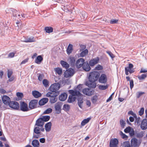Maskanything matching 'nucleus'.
<instances>
[{
	"instance_id": "15",
	"label": "nucleus",
	"mask_w": 147,
	"mask_h": 147,
	"mask_svg": "<svg viewBox=\"0 0 147 147\" xmlns=\"http://www.w3.org/2000/svg\"><path fill=\"white\" fill-rule=\"evenodd\" d=\"M69 92L71 95L75 97L76 96H80L82 95V94L80 93V91H77V90H70Z\"/></svg>"
},
{
	"instance_id": "26",
	"label": "nucleus",
	"mask_w": 147,
	"mask_h": 147,
	"mask_svg": "<svg viewBox=\"0 0 147 147\" xmlns=\"http://www.w3.org/2000/svg\"><path fill=\"white\" fill-rule=\"evenodd\" d=\"M43 59L41 55H39L37 56L35 60V62L38 64H40L43 60Z\"/></svg>"
},
{
	"instance_id": "57",
	"label": "nucleus",
	"mask_w": 147,
	"mask_h": 147,
	"mask_svg": "<svg viewBox=\"0 0 147 147\" xmlns=\"http://www.w3.org/2000/svg\"><path fill=\"white\" fill-rule=\"evenodd\" d=\"M118 21V20L112 19L110 21V23L111 24H116L117 23Z\"/></svg>"
},
{
	"instance_id": "11",
	"label": "nucleus",
	"mask_w": 147,
	"mask_h": 147,
	"mask_svg": "<svg viewBox=\"0 0 147 147\" xmlns=\"http://www.w3.org/2000/svg\"><path fill=\"white\" fill-rule=\"evenodd\" d=\"M85 62V60L83 58L78 59L76 63V66L78 68H80L82 66Z\"/></svg>"
},
{
	"instance_id": "16",
	"label": "nucleus",
	"mask_w": 147,
	"mask_h": 147,
	"mask_svg": "<svg viewBox=\"0 0 147 147\" xmlns=\"http://www.w3.org/2000/svg\"><path fill=\"white\" fill-rule=\"evenodd\" d=\"M62 104L61 102H58L56 103L55 105V109L56 113L57 114H59L61 112V107Z\"/></svg>"
},
{
	"instance_id": "63",
	"label": "nucleus",
	"mask_w": 147,
	"mask_h": 147,
	"mask_svg": "<svg viewBox=\"0 0 147 147\" xmlns=\"http://www.w3.org/2000/svg\"><path fill=\"white\" fill-rule=\"evenodd\" d=\"M28 59L27 58L25 59L24 60L22 61L21 63V65L24 64L28 61Z\"/></svg>"
},
{
	"instance_id": "12",
	"label": "nucleus",
	"mask_w": 147,
	"mask_h": 147,
	"mask_svg": "<svg viewBox=\"0 0 147 147\" xmlns=\"http://www.w3.org/2000/svg\"><path fill=\"white\" fill-rule=\"evenodd\" d=\"M20 110L24 112H26L30 110L29 108L28 107L27 104L24 102H22L20 104Z\"/></svg>"
},
{
	"instance_id": "22",
	"label": "nucleus",
	"mask_w": 147,
	"mask_h": 147,
	"mask_svg": "<svg viewBox=\"0 0 147 147\" xmlns=\"http://www.w3.org/2000/svg\"><path fill=\"white\" fill-rule=\"evenodd\" d=\"M131 144L132 146L137 147L138 146V140L136 138H133L131 140Z\"/></svg>"
},
{
	"instance_id": "58",
	"label": "nucleus",
	"mask_w": 147,
	"mask_h": 147,
	"mask_svg": "<svg viewBox=\"0 0 147 147\" xmlns=\"http://www.w3.org/2000/svg\"><path fill=\"white\" fill-rule=\"evenodd\" d=\"M134 86V81L133 80H131L130 81V86L131 89H132Z\"/></svg>"
},
{
	"instance_id": "24",
	"label": "nucleus",
	"mask_w": 147,
	"mask_h": 147,
	"mask_svg": "<svg viewBox=\"0 0 147 147\" xmlns=\"http://www.w3.org/2000/svg\"><path fill=\"white\" fill-rule=\"evenodd\" d=\"M67 97V95L66 93H63L59 96V99L61 101H64L66 99Z\"/></svg>"
},
{
	"instance_id": "7",
	"label": "nucleus",
	"mask_w": 147,
	"mask_h": 147,
	"mask_svg": "<svg viewBox=\"0 0 147 147\" xmlns=\"http://www.w3.org/2000/svg\"><path fill=\"white\" fill-rule=\"evenodd\" d=\"M6 13H10L12 14L14 17H20V14H18L17 15V11L16 10L13 9L12 8H9L7 9L6 10Z\"/></svg>"
},
{
	"instance_id": "35",
	"label": "nucleus",
	"mask_w": 147,
	"mask_h": 147,
	"mask_svg": "<svg viewBox=\"0 0 147 147\" xmlns=\"http://www.w3.org/2000/svg\"><path fill=\"white\" fill-rule=\"evenodd\" d=\"M54 71L56 73L59 75H61L62 73V69L61 68L57 67L54 69Z\"/></svg>"
},
{
	"instance_id": "34",
	"label": "nucleus",
	"mask_w": 147,
	"mask_h": 147,
	"mask_svg": "<svg viewBox=\"0 0 147 147\" xmlns=\"http://www.w3.org/2000/svg\"><path fill=\"white\" fill-rule=\"evenodd\" d=\"M147 77V73L143 74L141 76H138V78L140 80H142Z\"/></svg>"
},
{
	"instance_id": "18",
	"label": "nucleus",
	"mask_w": 147,
	"mask_h": 147,
	"mask_svg": "<svg viewBox=\"0 0 147 147\" xmlns=\"http://www.w3.org/2000/svg\"><path fill=\"white\" fill-rule=\"evenodd\" d=\"M2 100L4 104L6 105H8L9 103L10 102V98L6 95H4L2 98Z\"/></svg>"
},
{
	"instance_id": "30",
	"label": "nucleus",
	"mask_w": 147,
	"mask_h": 147,
	"mask_svg": "<svg viewBox=\"0 0 147 147\" xmlns=\"http://www.w3.org/2000/svg\"><path fill=\"white\" fill-rule=\"evenodd\" d=\"M32 145L34 147H39L40 143L37 140H34L32 142Z\"/></svg>"
},
{
	"instance_id": "25",
	"label": "nucleus",
	"mask_w": 147,
	"mask_h": 147,
	"mask_svg": "<svg viewBox=\"0 0 147 147\" xmlns=\"http://www.w3.org/2000/svg\"><path fill=\"white\" fill-rule=\"evenodd\" d=\"M48 101L47 98H44L40 100L39 102V104L40 106L44 105Z\"/></svg>"
},
{
	"instance_id": "28",
	"label": "nucleus",
	"mask_w": 147,
	"mask_h": 147,
	"mask_svg": "<svg viewBox=\"0 0 147 147\" xmlns=\"http://www.w3.org/2000/svg\"><path fill=\"white\" fill-rule=\"evenodd\" d=\"M73 50V45L71 44H69L66 49L67 54L69 55L71 53Z\"/></svg>"
},
{
	"instance_id": "44",
	"label": "nucleus",
	"mask_w": 147,
	"mask_h": 147,
	"mask_svg": "<svg viewBox=\"0 0 147 147\" xmlns=\"http://www.w3.org/2000/svg\"><path fill=\"white\" fill-rule=\"evenodd\" d=\"M120 124L121 127L124 128L125 125V123L123 119H121L120 121Z\"/></svg>"
},
{
	"instance_id": "56",
	"label": "nucleus",
	"mask_w": 147,
	"mask_h": 147,
	"mask_svg": "<svg viewBox=\"0 0 147 147\" xmlns=\"http://www.w3.org/2000/svg\"><path fill=\"white\" fill-rule=\"evenodd\" d=\"M130 136H133L134 135V129L132 128L129 133Z\"/></svg>"
},
{
	"instance_id": "41",
	"label": "nucleus",
	"mask_w": 147,
	"mask_h": 147,
	"mask_svg": "<svg viewBox=\"0 0 147 147\" xmlns=\"http://www.w3.org/2000/svg\"><path fill=\"white\" fill-rule=\"evenodd\" d=\"M42 84L45 87H48L49 86V82L47 79H44L42 81Z\"/></svg>"
},
{
	"instance_id": "9",
	"label": "nucleus",
	"mask_w": 147,
	"mask_h": 147,
	"mask_svg": "<svg viewBox=\"0 0 147 147\" xmlns=\"http://www.w3.org/2000/svg\"><path fill=\"white\" fill-rule=\"evenodd\" d=\"M98 79L99 82L102 84L106 83L107 80V76L105 74H101Z\"/></svg>"
},
{
	"instance_id": "3",
	"label": "nucleus",
	"mask_w": 147,
	"mask_h": 147,
	"mask_svg": "<svg viewBox=\"0 0 147 147\" xmlns=\"http://www.w3.org/2000/svg\"><path fill=\"white\" fill-rule=\"evenodd\" d=\"M60 84L58 82L52 84L49 88L50 91H51V92H59L58 90L60 88Z\"/></svg>"
},
{
	"instance_id": "38",
	"label": "nucleus",
	"mask_w": 147,
	"mask_h": 147,
	"mask_svg": "<svg viewBox=\"0 0 147 147\" xmlns=\"http://www.w3.org/2000/svg\"><path fill=\"white\" fill-rule=\"evenodd\" d=\"M83 102V99L80 98L78 99V104L79 106L81 108H82V104Z\"/></svg>"
},
{
	"instance_id": "64",
	"label": "nucleus",
	"mask_w": 147,
	"mask_h": 147,
	"mask_svg": "<svg viewBox=\"0 0 147 147\" xmlns=\"http://www.w3.org/2000/svg\"><path fill=\"white\" fill-rule=\"evenodd\" d=\"M147 72V69H145L143 68H141L140 71V73H146Z\"/></svg>"
},
{
	"instance_id": "62",
	"label": "nucleus",
	"mask_w": 147,
	"mask_h": 147,
	"mask_svg": "<svg viewBox=\"0 0 147 147\" xmlns=\"http://www.w3.org/2000/svg\"><path fill=\"white\" fill-rule=\"evenodd\" d=\"M0 92L2 94H4L6 93V91L3 88H0Z\"/></svg>"
},
{
	"instance_id": "53",
	"label": "nucleus",
	"mask_w": 147,
	"mask_h": 147,
	"mask_svg": "<svg viewBox=\"0 0 147 147\" xmlns=\"http://www.w3.org/2000/svg\"><path fill=\"white\" fill-rule=\"evenodd\" d=\"M103 69V67L100 65H98L95 68V69L96 70H101Z\"/></svg>"
},
{
	"instance_id": "43",
	"label": "nucleus",
	"mask_w": 147,
	"mask_h": 147,
	"mask_svg": "<svg viewBox=\"0 0 147 147\" xmlns=\"http://www.w3.org/2000/svg\"><path fill=\"white\" fill-rule=\"evenodd\" d=\"M145 93L144 92H138L136 93V98H140V97L143 94H144Z\"/></svg>"
},
{
	"instance_id": "17",
	"label": "nucleus",
	"mask_w": 147,
	"mask_h": 147,
	"mask_svg": "<svg viewBox=\"0 0 147 147\" xmlns=\"http://www.w3.org/2000/svg\"><path fill=\"white\" fill-rule=\"evenodd\" d=\"M44 124V122L43 120L40 117L38 119L36 120L35 126H37L39 127H43Z\"/></svg>"
},
{
	"instance_id": "32",
	"label": "nucleus",
	"mask_w": 147,
	"mask_h": 147,
	"mask_svg": "<svg viewBox=\"0 0 147 147\" xmlns=\"http://www.w3.org/2000/svg\"><path fill=\"white\" fill-rule=\"evenodd\" d=\"M35 41V39L34 37L33 36H32L29 38H28L25 40L24 42H34Z\"/></svg>"
},
{
	"instance_id": "50",
	"label": "nucleus",
	"mask_w": 147,
	"mask_h": 147,
	"mask_svg": "<svg viewBox=\"0 0 147 147\" xmlns=\"http://www.w3.org/2000/svg\"><path fill=\"white\" fill-rule=\"evenodd\" d=\"M143 134L144 133L143 132H140L137 133L136 136L137 138H141L143 136Z\"/></svg>"
},
{
	"instance_id": "49",
	"label": "nucleus",
	"mask_w": 147,
	"mask_h": 147,
	"mask_svg": "<svg viewBox=\"0 0 147 147\" xmlns=\"http://www.w3.org/2000/svg\"><path fill=\"white\" fill-rule=\"evenodd\" d=\"M128 115H131L134 117L135 118H137V115L136 114L134 113L133 111H129L128 113Z\"/></svg>"
},
{
	"instance_id": "40",
	"label": "nucleus",
	"mask_w": 147,
	"mask_h": 147,
	"mask_svg": "<svg viewBox=\"0 0 147 147\" xmlns=\"http://www.w3.org/2000/svg\"><path fill=\"white\" fill-rule=\"evenodd\" d=\"M50 118V116H42L41 117L44 122L48 121L49 120Z\"/></svg>"
},
{
	"instance_id": "54",
	"label": "nucleus",
	"mask_w": 147,
	"mask_h": 147,
	"mask_svg": "<svg viewBox=\"0 0 147 147\" xmlns=\"http://www.w3.org/2000/svg\"><path fill=\"white\" fill-rule=\"evenodd\" d=\"M132 127L130 126H128L126 127L124 130V131L125 132V133H129V131H130V130H131V129Z\"/></svg>"
},
{
	"instance_id": "6",
	"label": "nucleus",
	"mask_w": 147,
	"mask_h": 147,
	"mask_svg": "<svg viewBox=\"0 0 147 147\" xmlns=\"http://www.w3.org/2000/svg\"><path fill=\"white\" fill-rule=\"evenodd\" d=\"M82 92L84 94L88 96L93 94L94 91L92 90L89 88H86L82 90Z\"/></svg>"
},
{
	"instance_id": "2",
	"label": "nucleus",
	"mask_w": 147,
	"mask_h": 147,
	"mask_svg": "<svg viewBox=\"0 0 147 147\" xmlns=\"http://www.w3.org/2000/svg\"><path fill=\"white\" fill-rule=\"evenodd\" d=\"M59 94V92L51 93L50 92H48L46 94V96L47 97H50V102L51 104L55 102L57 100V98H56Z\"/></svg>"
},
{
	"instance_id": "61",
	"label": "nucleus",
	"mask_w": 147,
	"mask_h": 147,
	"mask_svg": "<svg viewBox=\"0 0 147 147\" xmlns=\"http://www.w3.org/2000/svg\"><path fill=\"white\" fill-rule=\"evenodd\" d=\"M16 95L18 97L20 98H22L23 96L22 93L19 92H17L16 93Z\"/></svg>"
},
{
	"instance_id": "48",
	"label": "nucleus",
	"mask_w": 147,
	"mask_h": 147,
	"mask_svg": "<svg viewBox=\"0 0 147 147\" xmlns=\"http://www.w3.org/2000/svg\"><path fill=\"white\" fill-rule=\"evenodd\" d=\"M144 107H142L141 108L140 110L139 111L138 113L139 115L142 116L144 113Z\"/></svg>"
},
{
	"instance_id": "31",
	"label": "nucleus",
	"mask_w": 147,
	"mask_h": 147,
	"mask_svg": "<svg viewBox=\"0 0 147 147\" xmlns=\"http://www.w3.org/2000/svg\"><path fill=\"white\" fill-rule=\"evenodd\" d=\"M76 99V98L71 95H70L69 96L68 99L67 100V102L69 103H71L74 102Z\"/></svg>"
},
{
	"instance_id": "1",
	"label": "nucleus",
	"mask_w": 147,
	"mask_h": 147,
	"mask_svg": "<svg viewBox=\"0 0 147 147\" xmlns=\"http://www.w3.org/2000/svg\"><path fill=\"white\" fill-rule=\"evenodd\" d=\"M100 76V74L97 71H94L91 72L89 76L88 80L90 82H87L86 85L92 88L96 87V84L95 82L98 79Z\"/></svg>"
},
{
	"instance_id": "59",
	"label": "nucleus",
	"mask_w": 147,
	"mask_h": 147,
	"mask_svg": "<svg viewBox=\"0 0 147 147\" xmlns=\"http://www.w3.org/2000/svg\"><path fill=\"white\" fill-rule=\"evenodd\" d=\"M121 135L123 139L127 138V136L124 134L123 133L122 131H120Z\"/></svg>"
},
{
	"instance_id": "45",
	"label": "nucleus",
	"mask_w": 147,
	"mask_h": 147,
	"mask_svg": "<svg viewBox=\"0 0 147 147\" xmlns=\"http://www.w3.org/2000/svg\"><path fill=\"white\" fill-rule=\"evenodd\" d=\"M67 7L65 6V5L63 6V7H61L62 9L64 10V11L66 12H67L68 11H69L70 9H69V5H66Z\"/></svg>"
},
{
	"instance_id": "37",
	"label": "nucleus",
	"mask_w": 147,
	"mask_h": 147,
	"mask_svg": "<svg viewBox=\"0 0 147 147\" xmlns=\"http://www.w3.org/2000/svg\"><path fill=\"white\" fill-rule=\"evenodd\" d=\"M122 147H133L131 145L129 141H126L123 142Z\"/></svg>"
},
{
	"instance_id": "27",
	"label": "nucleus",
	"mask_w": 147,
	"mask_h": 147,
	"mask_svg": "<svg viewBox=\"0 0 147 147\" xmlns=\"http://www.w3.org/2000/svg\"><path fill=\"white\" fill-rule=\"evenodd\" d=\"M32 94L35 98H38L41 96V94L38 91L34 90L32 91Z\"/></svg>"
},
{
	"instance_id": "20",
	"label": "nucleus",
	"mask_w": 147,
	"mask_h": 147,
	"mask_svg": "<svg viewBox=\"0 0 147 147\" xmlns=\"http://www.w3.org/2000/svg\"><path fill=\"white\" fill-rule=\"evenodd\" d=\"M90 66L89 64L88 63L87 61L85 62L82 66V68L85 71H89L91 69Z\"/></svg>"
},
{
	"instance_id": "47",
	"label": "nucleus",
	"mask_w": 147,
	"mask_h": 147,
	"mask_svg": "<svg viewBox=\"0 0 147 147\" xmlns=\"http://www.w3.org/2000/svg\"><path fill=\"white\" fill-rule=\"evenodd\" d=\"M108 88V86L107 85L104 86L102 85H100L99 86V88L100 89L102 90H104Z\"/></svg>"
},
{
	"instance_id": "23",
	"label": "nucleus",
	"mask_w": 147,
	"mask_h": 147,
	"mask_svg": "<svg viewBox=\"0 0 147 147\" xmlns=\"http://www.w3.org/2000/svg\"><path fill=\"white\" fill-rule=\"evenodd\" d=\"M52 123L51 122H49L46 123L45 125V127L46 132H49L51 130Z\"/></svg>"
},
{
	"instance_id": "52",
	"label": "nucleus",
	"mask_w": 147,
	"mask_h": 147,
	"mask_svg": "<svg viewBox=\"0 0 147 147\" xmlns=\"http://www.w3.org/2000/svg\"><path fill=\"white\" fill-rule=\"evenodd\" d=\"M107 53L111 57L112 59H113L115 57L114 55L112 53V52L110 51H106Z\"/></svg>"
},
{
	"instance_id": "42",
	"label": "nucleus",
	"mask_w": 147,
	"mask_h": 147,
	"mask_svg": "<svg viewBox=\"0 0 147 147\" xmlns=\"http://www.w3.org/2000/svg\"><path fill=\"white\" fill-rule=\"evenodd\" d=\"M98 100V97L96 95L94 96L91 98V100L92 102L94 104L96 103Z\"/></svg>"
},
{
	"instance_id": "39",
	"label": "nucleus",
	"mask_w": 147,
	"mask_h": 147,
	"mask_svg": "<svg viewBox=\"0 0 147 147\" xmlns=\"http://www.w3.org/2000/svg\"><path fill=\"white\" fill-rule=\"evenodd\" d=\"M88 53V50L87 49H86L81 53L80 55L82 57H83L87 55Z\"/></svg>"
},
{
	"instance_id": "29",
	"label": "nucleus",
	"mask_w": 147,
	"mask_h": 147,
	"mask_svg": "<svg viewBox=\"0 0 147 147\" xmlns=\"http://www.w3.org/2000/svg\"><path fill=\"white\" fill-rule=\"evenodd\" d=\"M60 63L62 66L66 69H68L69 67V65L67 62L63 61H61Z\"/></svg>"
},
{
	"instance_id": "21",
	"label": "nucleus",
	"mask_w": 147,
	"mask_h": 147,
	"mask_svg": "<svg viewBox=\"0 0 147 147\" xmlns=\"http://www.w3.org/2000/svg\"><path fill=\"white\" fill-rule=\"evenodd\" d=\"M69 63L71 66L74 67L76 65V58L71 56L69 57Z\"/></svg>"
},
{
	"instance_id": "51",
	"label": "nucleus",
	"mask_w": 147,
	"mask_h": 147,
	"mask_svg": "<svg viewBox=\"0 0 147 147\" xmlns=\"http://www.w3.org/2000/svg\"><path fill=\"white\" fill-rule=\"evenodd\" d=\"M52 111V110L50 108H48L43 113L44 114H49L51 113Z\"/></svg>"
},
{
	"instance_id": "33",
	"label": "nucleus",
	"mask_w": 147,
	"mask_h": 147,
	"mask_svg": "<svg viewBox=\"0 0 147 147\" xmlns=\"http://www.w3.org/2000/svg\"><path fill=\"white\" fill-rule=\"evenodd\" d=\"M45 30L47 33H50L53 32V28L51 27L47 26L45 27Z\"/></svg>"
},
{
	"instance_id": "8",
	"label": "nucleus",
	"mask_w": 147,
	"mask_h": 147,
	"mask_svg": "<svg viewBox=\"0 0 147 147\" xmlns=\"http://www.w3.org/2000/svg\"><path fill=\"white\" fill-rule=\"evenodd\" d=\"M8 105L11 108L15 110L18 109L19 107L18 103L15 101L10 102Z\"/></svg>"
},
{
	"instance_id": "60",
	"label": "nucleus",
	"mask_w": 147,
	"mask_h": 147,
	"mask_svg": "<svg viewBox=\"0 0 147 147\" xmlns=\"http://www.w3.org/2000/svg\"><path fill=\"white\" fill-rule=\"evenodd\" d=\"M125 69H126L127 70L129 71V72L130 74H131L134 72V70L133 69L129 68L128 67H125Z\"/></svg>"
},
{
	"instance_id": "14",
	"label": "nucleus",
	"mask_w": 147,
	"mask_h": 147,
	"mask_svg": "<svg viewBox=\"0 0 147 147\" xmlns=\"http://www.w3.org/2000/svg\"><path fill=\"white\" fill-rule=\"evenodd\" d=\"M40 131L44 132L45 131L44 128L43 127H39L38 126L35 127L34 129V132L36 134H40Z\"/></svg>"
},
{
	"instance_id": "5",
	"label": "nucleus",
	"mask_w": 147,
	"mask_h": 147,
	"mask_svg": "<svg viewBox=\"0 0 147 147\" xmlns=\"http://www.w3.org/2000/svg\"><path fill=\"white\" fill-rule=\"evenodd\" d=\"M38 100H31L29 103V108L30 110L36 108L37 107Z\"/></svg>"
},
{
	"instance_id": "55",
	"label": "nucleus",
	"mask_w": 147,
	"mask_h": 147,
	"mask_svg": "<svg viewBox=\"0 0 147 147\" xmlns=\"http://www.w3.org/2000/svg\"><path fill=\"white\" fill-rule=\"evenodd\" d=\"M44 76L43 74H39L38 77V80L40 81H41L42 80Z\"/></svg>"
},
{
	"instance_id": "13",
	"label": "nucleus",
	"mask_w": 147,
	"mask_h": 147,
	"mask_svg": "<svg viewBox=\"0 0 147 147\" xmlns=\"http://www.w3.org/2000/svg\"><path fill=\"white\" fill-rule=\"evenodd\" d=\"M99 60V58L98 57L95 58L90 60L89 62V64L90 66H93L98 62Z\"/></svg>"
},
{
	"instance_id": "4",
	"label": "nucleus",
	"mask_w": 147,
	"mask_h": 147,
	"mask_svg": "<svg viewBox=\"0 0 147 147\" xmlns=\"http://www.w3.org/2000/svg\"><path fill=\"white\" fill-rule=\"evenodd\" d=\"M75 73V71L74 69L70 68L66 70L65 72L64 77L66 78H68L72 76Z\"/></svg>"
},
{
	"instance_id": "46",
	"label": "nucleus",
	"mask_w": 147,
	"mask_h": 147,
	"mask_svg": "<svg viewBox=\"0 0 147 147\" xmlns=\"http://www.w3.org/2000/svg\"><path fill=\"white\" fill-rule=\"evenodd\" d=\"M70 109V107L68 105L65 104L64 105L63 109L65 111H68Z\"/></svg>"
},
{
	"instance_id": "10",
	"label": "nucleus",
	"mask_w": 147,
	"mask_h": 147,
	"mask_svg": "<svg viewBox=\"0 0 147 147\" xmlns=\"http://www.w3.org/2000/svg\"><path fill=\"white\" fill-rule=\"evenodd\" d=\"M118 140L116 138H112L110 142V147H117Z\"/></svg>"
},
{
	"instance_id": "36",
	"label": "nucleus",
	"mask_w": 147,
	"mask_h": 147,
	"mask_svg": "<svg viewBox=\"0 0 147 147\" xmlns=\"http://www.w3.org/2000/svg\"><path fill=\"white\" fill-rule=\"evenodd\" d=\"M91 118H88L87 119H84L82 122L81 124L82 126H84L86 124L88 123Z\"/></svg>"
},
{
	"instance_id": "19",
	"label": "nucleus",
	"mask_w": 147,
	"mask_h": 147,
	"mask_svg": "<svg viewBox=\"0 0 147 147\" xmlns=\"http://www.w3.org/2000/svg\"><path fill=\"white\" fill-rule=\"evenodd\" d=\"M140 127L142 130H145L147 128V119H143L142 122Z\"/></svg>"
}]
</instances>
